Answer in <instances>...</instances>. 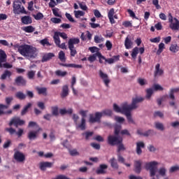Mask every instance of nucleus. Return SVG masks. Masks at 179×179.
Returning <instances> with one entry per match:
<instances>
[{"label": "nucleus", "instance_id": "f257e3e1", "mask_svg": "<svg viewBox=\"0 0 179 179\" xmlns=\"http://www.w3.org/2000/svg\"><path fill=\"white\" fill-rule=\"evenodd\" d=\"M158 165L159 162L156 161L145 163V169L148 171H150V177H155V176L157 179H160V177H166L167 169L163 166L157 170Z\"/></svg>", "mask_w": 179, "mask_h": 179}, {"label": "nucleus", "instance_id": "f03ea898", "mask_svg": "<svg viewBox=\"0 0 179 179\" xmlns=\"http://www.w3.org/2000/svg\"><path fill=\"white\" fill-rule=\"evenodd\" d=\"M15 47H17L18 52L25 58H27V59H34L37 57V48L30 45H16Z\"/></svg>", "mask_w": 179, "mask_h": 179}, {"label": "nucleus", "instance_id": "7ed1b4c3", "mask_svg": "<svg viewBox=\"0 0 179 179\" xmlns=\"http://www.w3.org/2000/svg\"><path fill=\"white\" fill-rule=\"evenodd\" d=\"M13 13L17 15H20V13L27 14L26 10H24V7L22 6V1H15L13 3Z\"/></svg>", "mask_w": 179, "mask_h": 179}, {"label": "nucleus", "instance_id": "20e7f679", "mask_svg": "<svg viewBox=\"0 0 179 179\" xmlns=\"http://www.w3.org/2000/svg\"><path fill=\"white\" fill-rule=\"evenodd\" d=\"M145 100V98L142 96H135L132 98L131 104L127 103V107L129 110H136L139 107V105H138V103H142Z\"/></svg>", "mask_w": 179, "mask_h": 179}, {"label": "nucleus", "instance_id": "39448f33", "mask_svg": "<svg viewBox=\"0 0 179 179\" xmlns=\"http://www.w3.org/2000/svg\"><path fill=\"white\" fill-rule=\"evenodd\" d=\"M6 53H5V51H3L2 49H0V68H6L7 69H9L12 68V64H10L8 63H5L2 64L3 62H6Z\"/></svg>", "mask_w": 179, "mask_h": 179}, {"label": "nucleus", "instance_id": "423d86ee", "mask_svg": "<svg viewBox=\"0 0 179 179\" xmlns=\"http://www.w3.org/2000/svg\"><path fill=\"white\" fill-rule=\"evenodd\" d=\"M79 114L82 115L81 122L79 124L77 125V127L79 128L81 131H85L86 129V115L87 114V110H80Z\"/></svg>", "mask_w": 179, "mask_h": 179}, {"label": "nucleus", "instance_id": "0eeeda50", "mask_svg": "<svg viewBox=\"0 0 179 179\" xmlns=\"http://www.w3.org/2000/svg\"><path fill=\"white\" fill-rule=\"evenodd\" d=\"M128 109V102H124L122 103L120 107L118 106L117 103L113 104V110L116 113H121L122 114H124Z\"/></svg>", "mask_w": 179, "mask_h": 179}, {"label": "nucleus", "instance_id": "6e6552de", "mask_svg": "<svg viewBox=\"0 0 179 179\" xmlns=\"http://www.w3.org/2000/svg\"><path fill=\"white\" fill-rule=\"evenodd\" d=\"M26 124V122L24 120H20V117H14L11 119L10 122L8 123L9 127H12V125H14L15 128H18L19 125H24Z\"/></svg>", "mask_w": 179, "mask_h": 179}, {"label": "nucleus", "instance_id": "1a4fd4ad", "mask_svg": "<svg viewBox=\"0 0 179 179\" xmlns=\"http://www.w3.org/2000/svg\"><path fill=\"white\" fill-rule=\"evenodd\" d=\"M122 142V138L117 135L109 136L108 137V143L111 146H115V145H118Z\"/></svg>", "mask_w": 179, "mask_h": 179}, {"label": "nucleus", "instance_id": "9d476101", "mask_svg": "<svg viewBox=\"0 0 179 179\" xmlns=\"http://www.w3.org/2000/svg\"><path fill=\"white\" fill-rule=\"evenodd\" d=\"M5 131L9 133L10 135H17L18 138H20V136H22L24 132V130L22 128H18L17 131H16V129H13V127L6 128Z\"/></svg>", "mask_w": 179, "mask_h": 179}, {"label": "nucleus", "instance_id": "9b49d317", "mask_svg": "<svg viewBox=\"0 0 179 179\" xmlns=\"http://www.w3.org/2000/svg\"><path fill=\"white\" fill-rule=\"evenodd\" d=\"M14 159L18 163H24V160H26V157L24 156V154L23 152L14 150Z\"/></svg>", "mask_w": 179, "mask_h": 179}, {"label": "nucleus", "instance_id": "f8f14e48", "mask_svg": "<svg viewBox=\"0 0 179 179\" xmlns=\"http://www.w3.org/2000/svg\"><path fill=\"white\" fill-rule=\"evenodd\" d=\"M101 120V113L100 112H96L94 115H90L89 122L91 124H94V122H100Z\"/></svg>", "mask_w": 179, "mask_h": 179}, {"label": "nucleus", "instance_id": "ddd939ff", "mask_svg": "<svg viewBox=\"0 0 179 179\" xmlns=\"http://www.w3.org/2000/svg\"><path fill=\"white\" fill-rule=\"evenodd\" d=\"M178 92H179V88H172L170 90L169 99H171V100H172V101H170L169 104L172 107H174V106H176V102H174V101L176 100V97L174 96V93H178Z\"/></svg>", "mask_w": 179, "mask_h": 179}, {"label": "nucleus", "instance_id": "4468645a", "mask_svg": "<svg viewBox=\"0 0 179 179\" xmlns=\"http://www.w3.org/2000/svg\"><path fill=\"white\" fill-rule=\"evenodd\" d=\"M99 76L101 79H102L106 87H108V84L110 83V78H108V75H107V73H103V71L100 70Z\"/></svg>", "mask_w": 179, "mask_h": 179}, {"label": "nucleus", "instance_id": "2eb2a0df", "mask_svg": "<svg viewBox=\"0 0 179 179\" xmlns=\"http://www.w3.org/2000/svg\"><path fill=\"white\" fill-rule=\"evenodd\" d=\"M27 81L23 76H18L15 79L14 85L16 86H26Z\"/></svg>", "mask_w": 179, "mask_h": 179}, {"label": "nucleus", "instance_id": "dca6fc26", "mask_svg": "<svg viewBox=\"0 0 179 179\" xmlns=\"http://www.w3.org/2000/svg\"><path fill=\"white\" fill-rule=\"evenodd\" d=\"M107 169H108V166L107 164H101L99 167L96 169V174H107Z\"/></svg>", "mask_w": 179, "mask_h": 179}, {"label": "nucleus", "instance_id": "f3484780", "mask_svg": "<svg viewBox=\"0 0 179 179\" xmlns=\"http://www.w3.org/2000/svg\"><path fill=\"white\" fill-rule=\"evenodd\" d=\"M114 8H111L108 14V19L112 24H114V23H115V20H114V19H118V16H117V15H114Z\"/></svg>", "mask_w": 179, "mask_h": 179}, {"label": "nucleus", "instance_id": "a211bd4d", "mask_svg": "<svg viewBox=\"0 0 179 179\" xmlns=\"http://www.w3.org/2000/svg\"><path fill=\"white\" fill-rule=\"evenodd\" d=\"M143 148H145V143H143V141L136 143V152L137 155H142V149H143Z\"/></svg>", "mask_w": 179, "mask_h": 179}, {"label": "nucleus", "instance_id": "6ab92c4d", "mask_svg": "<svg viewBox=\"0 0 179 179\" xmlns=\"http://www.w3.org/2000/svg\"><path fill=\"white\" fill-rule=\"evenodd\" d=\"M132 109H128L127 111L124 112V115H126L127 118V121L129 124H135V121H134V119H132V115H131V112L132 111Z\"/></svg>", "mask_w": 179, "mask_h": 179}, {"label": "nucleus", "instance_id": "aec40b11", "mask_svg": "<svg viewBox=\"0 0 179 179\" xmlns=\"http://www.w3.org/2000/svg\"><path fill=\"white\" fill-rule=\"evenodd\" d=\"M169 27L172 30L179 29V21L177 20V18H173V21L171 22Z\"/></svg>", "mask_w": 179, "mask_h": 179}, {"label": "nucleus", "instance_id": "412c9836", "mask_svg": "<svg viewBox=\"0 0 179 179\" xmlns=\"http://www.w3.org/2000/svg\"><path fill=\"white\" fill-rule=\"evenodd\" d=\"M134 169L135 171L138 173H141L142 171V161H135L134 162Z\"/></svg>", "mask_w": 179, "mask_h": 179}, {"label": "nucleus", "instance_id": "4be33fe9", "mask_svg": "<svg viewBox=\"0 0 179 179\" xmlns=\"http://www.w3.org/2000/svg\"><path fill=\"white\" fill-rule=\"evenodd\" d=\"M134 45V42L131 40V37L128 36L124 41V45L127 50H129V48H132V45Z\"/></svg>", "mask_w": 179, "mask_h": 179}, {"label": "nucleus", "instance_id": "5701e85b", "mask_svg": "<svg viewBox=\"0 0 179 179\" xmlns=\"http://www.w3.org/2000/svg\"><path fill=\"white\" fill-rule=\"evenodd\" d=\"M37 134H38V131H31L28 133L27 138L29 141H34V139H37Z\"/></svg>", "mask_w": 179, "mask_h": 179}, {"label": "nucleus", "instance_id": "b1692460", "mask_svg": "<svg viewBox=\"0 0 179 179\" xmlns=\"http://www.w3.org/2000/svg\"><path fill=\"white\" fill-rule=\"evenodd\" d=\"M80 40L78 38H72L69 40L68 45L69 47H75L74 44H79Z\"/></svg>", "mask_w": 179, "mask_h": 179}, {"label": "nucleus", "instance_id": "393cba45", "mask_svg": "<svg viewBox=\"0 0 179 179\" xmlns=\"http://www.w3.org/2000/svg\"><path fill=\"white\" fill-rule=\"evenodd\" d=\"M52 167V162H41L40 164V169L43 171L45 170L46 168Z\"/></svg>", "mask_w": 179, "mask_h": 179}, {"label": "nucleus", "instance_id": "a878e982", "mask_svg": "<svg viewBox=\"0 0 179 179\" xmlns=\"http://www.w3.org/2000/svg\"><path fill=\"white\" fill-rule=\"evenodd\" d=\"M155 128L157 129L158 131H164L166 129V127H164V124L160 122H155L154 123Z\"/></svg>", "mask_w": 179, "mask_h": 179}, {"label": "nucleus", "instance_id": "bb28decb", "mask_svg": "<svg viewBox=\"0 0 179 179\" xmlns=\"http://www.w3.org/2000/svg\"><path fill=\"white\" fill-rule=\"evenodd\" d=\"M163 70L160 69V64H157L155 66V71L154 73V76H161V75H163Z\"/></svg>", "mask_w": 179, "mask_h": 179}, {"label": "nucleus", "instance_id": "cd10ccee", "mask_svg": "<svg viewBox=\"0 0 179 179\" xmlns=\"http://www.w3.org/2000/svg\"><path fill=\"white\" fill-rule=\"evenodd\" d=\"M55 57V55L54 53H48L46 55H44L43 58H42V62H47V61H50V59H52Z\"/></svg>", "mask_w": 179, "mask_h": 179}, {"label": "nucleus", "instance_id": "c85d7f7f", "mask_svg": "<svg viewBox=\"0 0 179 179\" xmlns=\"http://www.w3.org/2000/svg\"><path fill=\"white\" fill-rule=\"evenodd\" d=\"M59 65H61V66H66L68 68H76V69H82L83 68L82 65L75 64H65L60 63Z\"/></svg>", "mask_w": 179, "mask_h": 179}, {"label": "nucleus", "instance_id": "c756f323", "mask_svg": "<svg viewBox=\"0 0 179 179\" xmlns=\"http://www.w3.org/2000/svg\"><path fill=\"white\" fill-rule=\"evenodd\" d=\"M23 24H31L32 20L30 16H24L21 18Z\"/></svg>", "mask_w": 179, "mask_h": 179}, {"label": "nucleus", "instance_id": "7c9ffc66", "mask_svg": "<svg viewBox=\"0 0 179 179\" xmlns=\"http://www.w3.org/2000/svg\"><path fill=\"white\" fill-rule=\"evenodd\" d=\"M99 113L101 114V117H104V115H106L107 117H111L113 115V110L110 109L103 110Z\"/></svg>", "mask_w": 179, "mask_h": 179}, {"label": "nucleus", "instance_id": "2f4dec72", "mask_svg": "<svg viewBox=\"0 0 179 179\" xmlns=\"http://www.w3.org/2000/svg\"><path fill=\"white\" fill-rule=\"evenodd\" d=\"M10 76H12V72H10L8 70H6L3 72V73L1 75V80H5V79H6V78H10Z\"/></svg>", "mask_w": 179, "mask_h": 179}, {"label": "nucleus", "instance_id": "473e14b6", "mask_svg": "<svg viewBox=\"0 0 179 179\" xmlns=\"http://www.w3.org/2000/svg\"><path fill=\"white\" fill-rule=\"evenodd\" d=\"M105 61L109 64H114L116 61H120V56H114L113 58L106 59Z\"/></svg>", "mask_w": 179, "mask_h": 179}, {"label": "nucleus", "instance_id": "72a5a7b5", "mask_svg": "<svg viewBox=\"0 0 179 179\" xmlns=\"http://www.w3.org/2000/svg\"><path fill=\"white\" fill-rule=\"evenodd\" d=\"M109 163H110V166L113 169H118V163H117V159H115V158L113 157L110 159Z\"/></svg>", "mask_w": 179, "mask_h": 179}, {"label": "nucleus", "instance_id": "f704fd0d", "mask_svg": "<svg viewBox=\"0 0 179 179\" xmlns=\"http://www.w3.org/2000/svg\"><path fill=\"white\" fill-rule=\"evenodd\" d=\"M69 94V90L68 88V85L63 86L62 97H66Z\"/></svg>", "mask_w": 179, "mask_h": 179}, {"label": "nucleus", "instance_id": "c9c22d12", "mask_svg": "<svg viewBox=\"0 0 179 179\" xmlns=\"http://www.w3.org/2000/svg\"><path fill=\"white\" fill-rule=\"evenodd\" d=\"M31 107V103H29L27 106L24 107V108L21 111V115H26V113H28L29 109Z\"/></svg>", "mask_w": 179, "mask_h": 179}, {"label": "nucleus", "instance_id": "e433bc0d", "mask_svg": "<svg viewBox=\"0 0 179 179\" xmlns=\"http://www.w3.org/2000/svg\"><path fill=\"white\" fill-rule=\"evenodd\" d=\"M15 97L19 100H24L26 99V94L22 92H17L15 94Z\"/></svg>", "mask_w": 179, "mask_h": 179}, {"label": "nucleus", "instance_id": "4c0bfd02", "mask_svg": "<svg viewBox=\"0 0 179 179\" xmlns=\"http://www.w3.org/2000/svg\"><path fill=\"white\" fill-rule=\"evenodd\" d=\"M36 90H37L38 94H43V96H47V88L37 87Z\"/></svg>", "mask_w": 179, "mask_h": 179}, {"label": "nucleus", "instance_id": "58836bf2", "mask_svg": "<svg viewBox=\"0 0 179 179\" xmlns=\"http://www.w3.org/2000/svg\"><path fill=\"white\" fill-rule=\"evenodd\" d=\"M152 94H153V88L147 89L145 99H147V100H150V97H152Z\"/></svg>", "mask_w": 179, "mask_h": 179}, {"label": "nucleus", "instance_id": "ea45409f", "mask_svg": "<svg viewBox=\"0 0 179 179\" xmlns=\"http://www.w3.org/2000/svg\"><path fill=\"white\" fill-rule=\"evenodd\" d=\"M53 38L56 45L58 46L61 44V40L59 39V36H58V32L55 33Z\"/></svg>", "mask_w": 179, "mask_h": 179}, {"label": "nucleus", "instance_id": "a19ab883", "mask_svg": "<svg viewBox=\"0 0 179 179\" xmlns=\"http://www.w3.org/2000/svg\"><path fill=\"white\" fill-rule=\"evenodd\" d=\"M69 49L70 50V54L71 57H75V55L78 54L75 46H69Z\"/></svg>", "mask_w": 179, "mask_h": 179}, {"label": "nucleus", "instance_id": "79ce46f5", "mask_svg": "<svg viewBox=\"0 0 179 179\" xmlns=\"http://www.w3.org/2000/svg\"><path fill=\"white\" fill-rule=\"evenodd\" d=\"M138 52H139V48L138 47L134 48L131 53L132 58H134V59H136V56L138 55Z\"/></svg>", "mask_w": 179, "mask_h": 179}, {"label": "nucleus", "instance_id": "37998d69", "mask_svg": "<svg viewBox=\"0 0 179 179\" xmlns=\"http://www.w3.org/2000/svg\"><path fill=\"white\" fill-rule=\"evenodd\" d=\"M93 131H85L83 133L82 135L85 136L86 141H89V139L93 136Z\"/></svg>", "mask_w": 179, "mask_h": 179}, {"label": "nucleus", "instance_id": "c03bdc74", "mask_svg": "<svg viewBox=\"0 0 179 179\" xmlns=\"http://www.w3.org/2000/svg\"><path fill=\"white\" fill-rule=\"evenodd\" d=\"M8 106L0 104V115H3V114H6V112H5L3 110H8Z\"/></svg>", "mask_w": 179, "mask_h": 179}, {"label": "nucleus", "instance_id": "a18cd8bd", "mask_svg": "<svg viewBox=\"0 0 179 179\" xmlns=\"http://www.w3.org/2000/svg\"><path fill=\"white\" fill-rule=\"evenodd\" d=\"M59 59H60L62 62H65V61H66L65 52H64L62 50L59 52Z\"/></svg>", "mask_w": 179, "mask_h": 179}, {"label": "nucleus", "instance_id": "49530a36", "mask_svg": "<svg viewBox=\"0 0 179 179\" xmlns=\"http://www.w3.org/2000/svg\"><path fill=\"white\" fill-rule=\"evenodd\" d=\"M97 57H99V52H97L96 53L90 55L88 57V61H90V62H94V61H96V58H97Z\"/></svg>", "mask_w": 179, "mask_h": 179}, {"label": "nucleus", "instance_id": "de8ad7c7", "mask_svg": "<svg viewBox=\"0 0 179 179\" xmlns=\"http://www.w3.org/2000/svg\"><path fill=\"white\" fill-rule=\"evenodd\" d=\"M122 127L120 124H116L115 126V135H116V136H118V135H120V132L121 131Z\"/></svg>", "mask_w": 179, "mask_h": 179}, {"label": "nucleus", "instance_id": "09e8293b", "mask_svg": "<svg viewBox=\"0 0 179 179\" xmlns=\"http://www.w3.org/2000/svg\"><path fill=\"white\" fill-rule=\"evenodd\" d=\"M22 30H24V31H26V33H33V31H34V27H33L32 26H28L24 27Z\"/></svg>", "mask_w": 179, "mask_h": 179}, {"label": "nucleus", "instance_id": "8fccbe9b", "mask_svg": "<svg viewBox=\"0 0 179 179\" xmlns=\"http://www.w3.org/2000/svg\"><path fill=\"white\" fill-rule=\"evenodd\" d=\"M138 83H139L140 86H145L148 85V81L145 78H138L137 80Z\"/></svg>", "mask_w": 179, "mask_h": 179}, {"label": "nucleus", "instance_id": "3c124183", "mask_svg": "<svg viewBox=\"0 0 179 179\" xmlns=\"http://www.w3.org/2000/svg\"><path fill=\"white\" fill-rule=\"evenodd\" d=\"M73 120L76 124V127L77 129H79V127H78V125H79L80 123H78V121L79 120V115L76 114L73 115Z\"/></svg>", "mask_w": 179, "mask_h": 179}, {"label": "nucleus", "instance_id": "603ef678", "mask_svg": "<svg viewBox=\"0 0 179 179\" xmlns=\"http://www.w3.org/2000/svg\"><path fill=\"white\" fill-rule=\"evenodd\" d=\"M34 76H36V71H30L27 73V77L29 79L33 80L34 79Z\"/></svg>", "mask_w": 179, "mask_h": 179}, {"label": "nucleus", "instance_id": "864d4df0", "mask_svg": "<svg viewBox=\"0 0 179 179\" xmlns=\"http://www.w3.org/2000/svg\"><path fill=\"white\" fill-rule=\"evenodd\" d=\"M74 15H75L77 19H78V17H80V16H84L85 13L83 11H80V10H74Z\"/></svg>", "mask_w": 179, "mask_h": 179}, {"label": "nucleus", "instance_id": "5fc2aeb1", "mask_svg": "<svg viewBox=\"0 0 179 179\" xmlns=\"http://www.w3.org/2000/svg\"><path fill=\"white\" fill-rule=\"evenodd\" d=\"M55 74L57 76H66L68 74V72L62 71L61 70H57V71H56Z\"/></svg>", "mask_w": 179, "mask_h": 179}, {"label": "nucleus", "instance_id": "6e6d98bb", "mask_svg": "<svg viewBox=\"0 0 179 179\" xmlns=\"http://www.w3.org/2000/svg\"><path fill=\"white\" fill-rule=\"evenodd\" d=\"M69 152L71 156H79V155H80L79 152H78V150L76 149L69 150Z\"/></svg>", "mask_w": 179, "mask_h": 179}, {"label": "nucleus", "instance_id": "4d7b16f0", "mask_svg": "<svg viewBox=\"0 0 179 179\" xmlns=\"http://www.w3.org/2000/svg\"><path fill=\"white\" fill-rule=\"evenodd\" d=\"M169 50L171 52H177L178 51V46L176 44L171 45Z\"/></svg>", "mask_w": 179, "mask_h": 179}, {"label": "nucleus", "instance_id": "13d9d810", "mask_svg": "<svg viewBox=\"0 0 179 179\" xmlns=\"http://www.w3.org/2000/svg\"><path fill=\"white\" fill-rule=\"evenodd\" d=\"M94 41L95 43H103V41H104V38L101 36H95Z\"/></svg>", "mask_w": 179, "mask_h": 179}, {"label": "nucleus", "instance_id": "bf43d9fd", "mask_svg": "<svg viewBox=\"0 0 179 179\" xmlns=\"http://www.w3.org/2000/svg\"><path fill=\"white\" fill-rule=\"evenodd\" d=\"M12 101H13V96L6 97V105H5V106H8V108H9V107L10 106V103H12Z\"/></svg>", "mask_w": 179, "mask_h": 179}, {"label": "nucleus", "instance_id": "052dcab7", "mask_svg": "<svg viewBox=\"0 0 179 179\" xmlns=\"http://www.w3.org/2000/svg\"><path fill=\"white\" fill-rule=\"evenodd\" d=\"M51 110L52 115H58V106H52Z\"/></svg>", "mask_w": 179, "mask_h": 179}, {"label": "nucleus", "instance_id": "680f3d73", "mask_svg": "<svg viewBox=\"0 0 179 179\" xmlns=\"http://www.w3.org/2000/svg\"><path fill=\"white\" fill-rule=\"evenodd\" d=\"M34 17L36 20H41L44 17V15L41 13H38L37 15H34Z\"/></svg>", "mask_w": 179, "mask_h": 179}, {"label": "nucleus", "instance_id": "e2e57ef3", "mask_svg": "<svg viewBox=\"0 0 179 179\" xmlns=\"http://www.w3.org/2000/svg\"><path fill=\"white\" fill-rule=\"evenodd\" d=\"M154 131L152 129H150L147 131L143 132V136H150V135H152L154 134Z\"/></svg>", "mask_w": 179, "mask_h": 179}, {"label": "nucleus", "instance_id": "0e129e2a", "mask_svg": "<svg viewBox=\"0 0 179 179\" xmlns=\"http://www.w3.org/2000/svg\"><path fill=\"white\" fill-rule=\"evenodd\" d=\"M117 151L121 152V150H125V147L124 146V144H122V142L117 144Z\"/></svg>", "mask_w": 179, "mask_h": 179}, {"label": "nucleus", "instance_id": "69168bd1", "mask_svg": "<svg viewBox=\"0 0 179 179\" xmlns=\"http://www.w3.org/2000/svg\"><path fill=\"white\" fill-rule=\"evenodd\" d=\"M59 11V9L58 8H52L53 15L57 17H61V15L58 13Z\"/></svg>", "mask_w": 179, "mask_h": 179}, {"label": "nucleus", "instance_id": "338daca9", "mask_svg": "<svg viewBox=\"0 0 179 179\" xmlns=\"http://www.w3.org/2000/svg\"><path fill=\"white\" fill-rule=\"evenodd\" d=\"M51 22H52V23L58 24L61 23L62 20H61V18L52 17L51 18Z\"/></svg>", "mask_w": 179, "mask_h": 179}, {"label": "nucleus", "instance_id": "774afa93", "mask_svg": "<svg viewBox=\"0 0 179 179\" xmlns=\"http://www.w3.org/2000/svg\"><path fill=\"white\" fill-rule=\"evenodd\" d=\"M37 106L41 110H45V105L43 102H38Z\"/></svg>", "mask_w": 179, "mask_h": 179}]
</instances>
